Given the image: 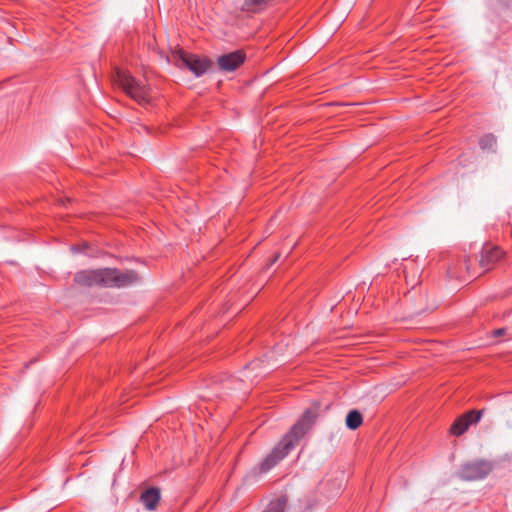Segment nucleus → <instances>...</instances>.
<instances>
[{
	"mask_svg": "<svg viewBox=\"0 0 512 512\" xmlns=\"http://www.w3.org/2000/svg\"><path fill=\"white\" fill-rule=\"evenodd\" d=\"M320 404L313 402L298 421L291 427L289 432L273 448V450L259 463L260 473H267L282 461L296 444L306 435L314 425L319 415Z\"/></svg>",
	"mask_w": 512,
	"mask_h": 512,
	"instance_id": "obj_1",
	"label": "nucleus"
},
{
	"mask_svg": "<svg viewBox=\"0 0 512 512\" xmlns=\"http://www.w3.org/2000/svg\"><path fill=\"white\" fill-rule=\"evenodd\" d=\"M271 0H245L241 10L248 13H258L264 10Z\"/></svg>",
	"mask_w": 512,
	"mask_h": 512,
	"instance_id": "obj_10",
	"label": "nucleus"
},
{
	"mask_svg": "<svg viewBox=\"0 0 512 512\" xmlns=\"http://www.w3.org/2000/svg\"><path fill=\"white\" fill-rule=\"evenodd\" d=\"M140 499L146 509L154 510L160 500V491L154 487L148 488L141 494Z\"/></svg>",
	"mask_w": 512,
	"mask_h": 512,
	"instance_id": "obj_9",
	"label": "nucleus"
},
{
	"mask_svg": "<svg viewBox=\"0 0 512 512\" xmlns=\"http://www.w3.org/2000/svg\"><path fill=\"white\" fill-rule=\"evenodd\" d=\"M507 333V329L506 328H498V329H495L493 331V336L494 337H500V336H503Z\"/></svg>",
	"mask_w": 512,
	"mask_h": 512,
	"instance_id": "obj_14",
	"label": "nucleus"
},
{
	"mask_svg": "<svg viewBox=\"0 0 512 512\" xmlns=\"http://www.w3.org/2000/svg\"><path fill=\"white\" fill-rule=\"evenodd\" d=\"M278 258H279V255H276V256L274 257V259L272 260V263H271V264L275 263V262L277 261V259H278Z\"/></svg>",
	"mask_w": 512,
	"mask_h": 512,
	"instance_id": "obj_16",
	"label": "nucleus"
},
{
	"mask_svg": "<svg viewBox=\"0 0 512 512\" xmlns=\"http://www.w3.org/2000/svg\"><path fill=\"white\" fill-rule=\"evenodd\" d=\"M479 145L483 150H491L496 145V138L492 134H486L483 137H481Z\"/></svg>",
	"mask_w": 512,
	"mask_h": 512,
	"instance_id": "obj_13",
	"label": "nucleus"
},
{
	"mask_svg": "<svg viewBox=\"0 0 512 512\" xmlns=\"http://www.w3.org/2000/svg\"><path fill=\"white\" fill-rule=\"evenodd\" d=\"M482 417V410H470L458 417L450 428L451 434L460 436L464 434L472 424H476Z\"/></svg>",
	"mask_w": 512,
	"mask_h": 512,
	"instance_id": "obj_6",
	"label": "nucleus"
},
{
	"mask_svg": "<svg viewBox=\"0 0 512 512\" xmlns=\"http://www.w3.org/2000/svg\"><path fill=\"white\" fill-rule=\"evenodd\" d=\"M115 82L127 95L138 103L144 104L148 102V89L128 71L118 69L115 73Z\"/></svg>",
	"mask_w": 512,
	"mask_h": 512,
	"instance_id": "obj_3",
	"label": "nucleus"
},
{
	"mask_svg": "<svg viewBox=\"0 0 512 512\" xmlns=\"http://www.w3.org/2000/svg\"><path fill=\"white\" fill-rule=\"evenodd\" d=\"M87 247H88V244L84 243L83 246H72L71 250L74 253H79V252H84V249H86Z\"/></svg>",
	"mask_w": 512,
	"mask_h": 512,
	"instance_id": "obj_15",
	"label": "nucleus"
},
{
	"mask_svg": "<svg viewBox=\"0 0 512 512\" xmlns=\"http://www.w3.org/2000/svg\"><path fill=\"white\" fill-rule=\"evenodd\" d=\"M245 61V54L241 50L223 54L218 57L217 63L219 69L224 72H232L236 70Z\"/></svg>",
	"mask_w": 512,
	"mask_h": 512,
	"instance_id": "obj_8",
	"label": "nucleus"
},
{
	"mask_svg": "<svg viewBox=\"0 0 512 512\" xmlns=\"http://www.w3.org/2000/svg\"><path fill=\"white\" fill-rule=\"evenodd\" d=\"M287 501L285 495L278 496L272 499L262 512H285Z\"/></svg>",
	"mask_w": 512,
	"mask_h": 512,
	"instance_id": "obj_11",
	"label": "nucleus"
},
{
	"mask_svg": "<svg viewBox=\"0 0 512 512\" xmlns=\"http://www.w3.org/2000/svg\"><path fill=\"white\" fill-rule=\"evenodd\" d=\"M345 423L350 430L358 429L363 423L362 414L356 409L349 411Z\"/></svg>",
	"mask_w": 512,
	"mask_h": 512,
	"instance_id": "obj_12",
	"label": "nucleus"
},
{
	"mask_svg": "<svg viewBox=\"0 0 512 512\" xmlns=\"http://www.w3.org/2000/svg\"><path fill=\"white\" fill-rule=\"evenodd\" d=\"M139 281V276L132 270L120 271L115 268L84 270L75 275V282L83 286L101 285L122 288Z\"/></svg>",
	"mask_w": 512,
	"mask_h": 512,
	"instance_id": "obj_2",
	"label": "nucleus"
},
{
	"mask_svg": "<svg viewBox=\"0 0 512 512\" xmlns=\"http://www.w3.org/2000/svg\"><path fill=\"white\" fill-rule=\"evenodd\" d=\"M176 65L179 67H186L192 71L195 76L203 75L210 67V61L199 58L194 55H189L183 51H178L173 55Z\"/></svg>",
	"mask_w": 512,
	"mask_h": 512,
	"instance_id": "obj_5",
	"label": "nucleus"
},
{
	"mask_svg": "<svg viewBox=\"0 0 512 512\" xmlns=\"http://www.w3.org/2000/svg\"><path fill=\"white\" fill-rule=\"evenodd\" d=\"M492 471V464L486 460H475L461 466L458 476L467 481L484 479Z\"/></svg>",
	"mask_w": 512,
	"mask_h": 512,
	"instance_id": "obj_4",
	"label": "nucleus"
},
{
	"mask_svg": "<svg viewBox=\"0 0 512 512\" xmlns=\"http://www.w3.org/2000/svg\"><path fill=\"white\" fill-rule=\"evenodd\" d=\"M503 252L497 247L487 243L483 245L479 265L484 271H488L502 258Z\"/></svg>",
	"mask_w": 512,
	"mask_h": 512,
	"instance_id": "obj_7",
	"label": "nucleus"
}]
</instances>
